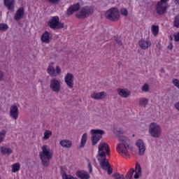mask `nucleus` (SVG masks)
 Instances as JSON below:
<instances>
[{"label":"nucleus","instance_id":"1","mask_svg":"<svg viewBox=\"0 0 179 179\" xmlns=\"http://www.w3.org/2000/svg\"><path fill=\"white\" fill-rule=\"evenodd\" d=\"M119 142H122L117 144V150L120 155H128V150H129V138L125 136H117Z\"/></svg>","mask_w":179,"mask_h":179},{"label":"nucleus","instance_id":"2","mask_svg":"<svg viewBox=\"0 0 179 179\" xmlns=\"http://www.w3.org/2000/svg\"><path fill=\"white\" fill-rule=\"evenodd\" d=\"M39 157L41 160V163L44 167H48L50 165V160L52 159V153L48 145H43L42 147V152L39 153Z\"/></svg>","mask_w":179,"mask_h":179},{"label":"nucleus","instance_id":"3","mask_svg":"<svg viewBox=\"0 0 179 179\" xmlns=\"http://www.w3.org/2000/svg\"><path fill=\"white\" fill-rule=\"evenodd\" d=\"M96 159L99 162L101 169L107 171L108 174L111 176V174H113V168H111V165L110 164L108 159H107V156H96Z\"/></svg>","mask_w":179,"mask_h":179},{"label":"nucleus","instance_id":"4","mask_svg":"<svg viewBox=\"0 0 179 179\" xmlns=\"http://www.w3.org/2000/svg\"><path fill=\"white\" fill-rule=\"evenodd\" d=\"M149 134L152 138H160L162 127L157 123L152 122L149 125Z\"/></svg>","mask_w":179,"mask_h":179},{"label":"nucleus","instance_id":"5","mask_svg":"<svg viewBox=\"0 0 179 179\" xmlns=\"http://www.w3.org/2000/svg\"><path fill=\"white\" fill-rule=\"evenodd\" d=\"M105 17L108 20L117 22L120 19V10L117 8H111L106 12Z\"/></svg>","mask_w":179,"mask_h":179},{"label":"nucleus","instance_id":"6","mask_svg":"<svg viewBox=\"0 0 179 179\" xmlns=\"http://www.w3.org/2000/svg\"><path fill=\"white\" fill-rule=\"evenodd\" d=\"M91 134H92V137H91V141H92V144L93 146L94 145H97V143L101 138H103V135L106 134L104 130H101V129H92L91 130Z\"/></svg>","mask_w":179,"mask_h":179},{"label":"nucleus","instance_id":"7","mask_svg":"<svg viewBox=\"0 0 179 179\" xmlns=\"http://www.w3.org/2000/svg\"><path fill=\"white\" fill-rule=\"evenodd\" d=\"M93 8L90 6H85L81 8L80 12L76 14V17L78 19H85V17H89L93 13Z\"/></svg>","mask_w":179,"mask_h":179},{"label":"nucleus","instance_id":"8","mask_svg":"<svg viewBox=\"0 0 179 179\" xmlns=\"http://www.w3.org/2000/svg\"><path fill=\"white\" fill-rule=\"evenodd\" d=\"M48 26L53 30H58L59 29H64V23L59 22V17H52L48 22Z\"/></svg>","mask_w":179,"mask_h":179},{"label":"nucleus","instance_id":"9","mask_svg":"<svg viewBox=\"0 0 179 179\" xmlns=\"http://www.w3.org/2000/svg\"><path fill=\"white\" fill-rule=\"evenodd\" d=\"M98 149L99 150L96 156H106V155L108 156H110V146H108V144H107L106 143H100L99 145ZM103 150H106V152Z\"/></svg>","mask_w":179,"mask_h":179},{"label":"nucleus","instance_id":"10","mask_svg":"<svg viewBox=\"0 0 179 179\" xmlns=\"http://www.w3.org/2000/svg\"><path fill=\"white\" fill-rule=\"evenodd\" d=\"M50 87L53 92L58 93L61 90V83H59V81H58V80L55 78L52 79L50 80Z\"/></svg>","mask_w":179,"mask_h":179},{"label":"nucleus","instance_id":"11","mask_svg":"<svg viewBox=\"0 0 179 179\" xmlns=\"http://www.w3.org/2000/svg\"><path fill=\"white\" fill-rule=\"evenodd\" d=\"M167 10V3H160L158 1L156 11L158 15H164V13Z\"/></svg>","mask_w":179,"mask_h":179},{"label":"nucleus","instance_id":"12","mask_svg":"<svg viewBox=\"0 0 179 179\" xmlns=\"http://www.w3.org/2000/svg\"><path fill=\"white\" fill-rule=\"evenodd\" d=\"M136 146L138 148V153L140 156H143L145 155V150H146V146H145V143L143 140H138L136 142Z\"/></svg>","mask_w":179,"mask_h":179},{"label":"nucleus","instance_id":"13","mask_svg":"<svg viewBox=\"0 0 179 179\" xmlns=\"http://www.w3.org/2000/svg\"><path fill=\"white\" fill-rule=\"evenodd\" d=\"M73 74L71 73H67V74L65 76V83H66L67 86L70 87V89H72L73 87Z\"/></svg>","mask_w":179,"mask_h":179},{"label":"nucleus","instance_id":"14","mask_svg":"<svg viewBox=\"0 0 179 179\" xmlns=\"http://www.w3.org/2000/svg\"><path fill=\"white\" fill-rule=\"evenodd\" d=\"M10 117L13 120H16L19 117V108L17 106L13 105L10 108Z\"/></svg>","mask_w":179,"mask_h":179},{"label":"nucleus","instance_id":"15","mask_svg":"<svg viewBox=\"0 0 179 179\" xmlns=\"http://www.w3.org/2000/svg\"><path fill=\"white\" fill-rule=\"evenodd\" d=\"M80 9V4L79 3H76V4H73L66 11V13L69 16L71 15H73L74 12H78Z\"/></svg>","mask_w":179,"mask_h":179},{"label":"nucleus","instance_id":"16","mask_svg":"<svg viewBox=\"0 0 179 179\" xmlns=\"http://www.w3.org/2000/svg\"><path fill=\"white\" fill-rule=\"evenodd\" d=\"M24 16V8L20 7L17 10L14 16V19L15 20H16V22H19V20H22V19H23Z\"/></svg>","mask_w":179,"mask_h":179},{"label":"nucleus","instance_id":"17","mask_svg":"<svg viewBox=\"0 0 179 179\" xmlns=\"http://www.w3.org/2000/svg\"><path fill=\"white\" fill-rule=\"evenodd\" d=\"M138 45L141 48V50H147L148 47H150V45H152V43H150V41H149V39H141L138 42Z\"/></svg>","mask_w":179,"mask_h":179},{"label":"nucleus","instance_id":"18","mask_svg":"<svg viewBox=\"0 0 179 179\" xmlns=\"http://www.w3.org/2000/svg\"><path fill=\"white\" fill-rule=\"evenodd\" d=\"M76 174L78 177V178H80V179L90 178V175L86 171H77Z\"/></svg>","mask_w":179,"mask_h":179},{"label":"nucleus","instance_id":"19","mask_svg":"<svg viewBox=\"0 0 179 179\" xmlns=\"http://www.w3.org/2000/svg\"><path fill=\"white\" fill-rule=\"evenodd\" d=\"M104 97H106V92H93L91 94V98L94 100H101V99H104Z\"/></svg>","mask_w":179,"mask_h":179},{"label":"nucleus","instance_id":"20","mask_svg":"<svg viewBox=\"0 0 179 179\" xmlns=\"http://www.w3.org/2000/svg\"><path fill=\"white\" fill-rule=\"evenodd\" d=\"M50 34H50V32L47 31H45V33L42 34V36L41 38L42 43H45V44L50 43L51 41V36H50Z\"/></svg>","mask_w":179,"mask_h":179},{"label":"nucleus","instance_id":"21","mask_svg":"<svg viewBox=\"0 0 179 179\" xmlns=\"http://www.w3.org/2000/svg\"><path fill=\"white\" fill-rule=\"evenodd\" d=\"M3 3L8 10H13L15 8V0H3Z\"/></svg>","mask_w":179,"mask_h":179},{"label":"nucleus","instance_id":"22","mask_svg":"<svg viewBox=\"0 0 179 179\" xmlns=\"http://www.w3.org/2000/svg\"><path fill=\"white\" fill-rule=\"evenodd\" d=\"M59 144L62 146V148H66V149H69L72 147V141L68 139L62 140Z\"/></svg>","mask_w":179,"mask_h":179},{"label":"nucleus","instance_id":"23","mask_svg":"<svg viewBox=\"0 0 179 179\" xmlns=\"http://www.w3.org/2000/svg\"><path fill=\"white\" fill-rule=\"evenodd\" d=\"M13 150L12 148H7L5 147H1V152L2 155H7V156H10L11 153H13Z\"/></svg>","mask_w":179,"mask_h":179},{"label":"nucleus","instance_id":"24","mask_svg":"<svg viewBox=\"0 0 179 179\" xmlns=\"http://www.w3.org/2000/svg\"><path fill=\"white\" fill-rule=\"evenodd\" d=\"M117 93L119 95L121 96V97L127 98L128 96H129V92H128L127 90L124 89H117Z\"/></svg>","mask_w":179,"mask_h":179},{"label":"nucleus","instance_id":"25","mask_svg":"<svg viewBox=\"0 0 179 179\" xmlns=\"http://www.w3.org/2000/svg\"><path fill=\"white\" fill-rule=\"evenodd\" d=\"M151 31L155 37H157L159 35V25H152Z\"/></svg>","mask_w":179,"mask_h":179},{"label":"nucleus","instance_id":"26","mask_svg":"<svg viewBox=\"0 0 179 179\" xmlns=\"http://www.w3.org/2000/svg\"><path fill=\"white\" fill-rule=\"evenodd\" d=\"M87 141V134L85 133L82 136V138H81V141H80V148H85V145H86Z\"/></svg>","mask_w":179,"mask_h":179},{"label":"nucleus","instance_id":"27","mask_svg":"<svg viewBox=\"0 0 179 179\" xmlns=\"http://www.w3.org/2000/svg\"><path fill=\"white\" fill-rule=\"evenodd\" d=\"M47 72L50 76H57V73H55V69L52 66H48Z\"/></svg>","mask_w":179,"mask_h":179},{"label":"nucleus","instance_id":"28","mask_svg":"<svg viewBox=\"0 0 179 179\" xmlns=\"http://www.w3.org/2000/svg\"><path fill=\"white\" fill-rule=\"evenodd\" d=\"M134 173H135V169L134 168L130 169L126 174V179H134Z\"/></svg>","mask_w":179,"mask_h":179},{"label":"nucleus","instance_id":"29","mask_svg":"<svg viewBox=\"0 0 179 179\" xmlns=\"http://www.w3.org/2000/svg\"><path fill=\"white\" fill-rule=\"evenodd\" d=\"M149 103V100L146 98H142L139 101V104L141 107H146V105Z\"/></svg>","mask_w":179,"mask_h":179},{"label":"nucleus","instance_id":"30","mask_svg":"<svg viewBox=\"0 0 179 179\" xmlns=\"http://www.w3.org/2000/svg\"><path fill=\"white\" fill-rule=\"evenodd\" d=\"M52 135V132L50 130H46L44 132V136H43V139L45 141H47V139H50V136H51Z\"/></svg>","mask_w":179,"mask_h":179},{"label":"nucleus","instance_id":"31","mask_svg":"<svg viewBox=\"0 0 179 179\" xmlns=\"http://www.w3.org/2000/svg\"><path fill=\"white\" fill-rule=\"evenodd\" d=\"M13 169L12 171L13 173H16L17 171H19V170H20V164L17 163V164H13Z\"/></svg>","mask_w":179,"mask_h":179},{"label":"nucleus","instance_id":"32","mask_svg":"<svg viewBox=\"0 0 179 179\" xmlns=\"http://www.w3.org/2000/svg\"><path fill=\"white\" fill-rule=\"evenodd\" d=\"M9 29V26H8L6 23L0 24V31H6Z\"/></svg>","mask_w":179,"mask_h":179},{"label":"nucleus","instance_id":"33","mask_svg":"<svg viewBox=\"0 0 179 179\" xmlns=\"http://www.w3.org/2000/svg\"><path fill=\"white\" fill-rule=\"evenodd\" d=\"M173 26L177 29H179V15H176L174 18Z\"/></svg>","mask_w":179,"mask_h":179},{"label":"nucleus","instance_id":"34","mask_svg":"<svg viewBox=\"0 0 179 179\" xmlns=\"http://www.w3.org/2000/svg\"><path fill=\"white\" fill-rule=\"evenodd\" d=\"M6 136V131L2 130L0 131V143L3 142V139H5V136Z\"/></svg>","mask_w":179,"mask_h":179},{"label":"nucleus","instance_id":"35","mask_svg":"<svg viewBox=\"0 0 179 179\" xmlns=\"http://www.w3.org/2000/svg\"><path fill=\"white\" fill-rule=\"evenodd\" d=\"M62 178L63 179H78V178H75L72 175H68L66 174V173H62Z\"/></svg>","mask_w":179,"mask_h":179},{"label":"nucleus","instance_id":"36","mask_svg":"<svg viewBox=\"0 0 179 179\" xmlns=\"http://www.w3.org/2000/svg\"><path fill=\"white\" fill-rule=\"evenodd\" d=\"M136 173H138L139 174H142V168H141V164L139 163L136 164Z\"/></svg>","mask_w":179,"mask_h":179},{"label":"nucleus","instance_id":"37","mask_svg":"<svg viewBox=\"0 0 179 179\" xmlns=\"http://www.w3.org/2000/svg\"><path fill=\"white\" fill-rule=\"evenodd\" d=\"M120 13L123 16H128V10H127V8H122L120 10Z\"/></svg>","mask_w":179,"mask_h":179},{"label":"nucleus","instance_id":"38","mask_svg":"<svg viewBox=\"0 0 179 179\" xmlns=\"http://www.w3.org/2000/svg\"><path fill=\"white\" fill-rule=\"evenodd\" d=\"M173 83L174 86H176V87H178V89H179V80L178 79L173 78Z\"/></svg>","mask_w":179,"mask_h":179},{"label":"nucleus","instance_id":"39","mask_svg":"<svg viewBox=\"0 0 179 179\" xmlns=\"http://www.w3.org/2000/svg\"><path fill=\"white\" fill-rule=\"evenodd\" d=\"M143 92H149V85L148 84H144L142 87Z\"/></svg>","mask_w":179,"mask_h":179},{"label":"nucleus","instance_id":"40","mask_svg":"<svg viewBox=\"0 0 179 179\" xmlns=\"http://www.w3.org/2000/svg\"><path fill=\"white\" fill-rule=\"evenodd\" d=\"M114 133L116 135H121V134H124V131H122V130H121V129H115Z\"/></svg>","mask_w":179,"mask_h":179},{"label":"nucleus","instance_id":"41","mask_svg":"<svg viewBox=\"0 0 179 179\" xmlns=\"http://www.w3.org/2000/svg\"><path fill=\"white\" fill-rule=\"evenodd\" d=\"M55 73L56 76H58V75L61 74V67H59V66H56Z\"/></svg>","mask_w":179,"mask_h":179},{"label":"nucleus","instance_id":"42","mask_svg":"<svg viewBox=\"0 0 179 179\" xmlns=\"http://www.w3.org/2000/svg\"><path fill=\"white\" fill-rule=\"evenodd\" d=\"M3 78H5V73L0 70V82H2V80H3Z\"/></svg>","mask_w":179,"mask_h":179},{"label":"nucleus","instance_id":"43","mask_svg":"<svg viewBox=\"0 0 179 179\" xmlns=\"http://www.w3.org/2000/svg\"><path fill=\"white\" fill-rule=\"evenodd\" d=\"M88 169L90 174H92V172L93 171V167L92 166V163H90V161L88 163Z\"/></svg>","mask_w":179,"mask_h":179},{"label":"nucleus","instance_id":"44","mask_svg":"<svg viewBox=\"0 0 179 179\" xmlns=\"http://www.w3.org/2000/svg\"><path fill=\"white\" fill-rule=\"evenodd\" d=\"M115 41H116L117 44H118L119 47H121L122 45V41H121L120 40V38H116Z\"/></svg>","mask_w":179,"mask_h":179},{"label":"nucleus","instance_id":"45","mask_svg":"<svg viewBox=\"0 0 179 179\" xmlns=\"http://www.w3.org/2000/svg\"><path fill=\"white\" fill-rule=\"evenodd\" d=\"M141 176H142V173H139L138 172H136L135 174H134V178L138 179V178H139V177H141Z\"/></svg>","mask_w":179,"mask_h":179},{"label":"nucleus","instance_id":"46","mask_svg":"<svg viewBox=\"0 0 179 179\" xmlns=\"http://www.w3.org/2000/svg\"><path fill=\"white\" fill-rule=\"evenodd\" d=\"M113 177L115 179H120V173H114V174L113 175Z\"/></svg>","mask_w":179,"mask_h":179},{"label":"nucleus","instance_id":"47","mask_svg":"<svg viewBox=\"0 0 179 179\" xmlns=\"http://www.w3.org/2000/svg\"><path fill=\"white\" fill-rule=\"evenodd\" d=\"M51 3H57V2H59V0H48Z\"/></svg>","mask_w":179,"mask_h":179},{"label":"nucleus","instance_id":"48","mask_svg":"<svg viewBox=\"0 0 179 179\" xmlns=\"http://www.w3.org/2000/svg\"><path fill=\"white\" fill-rule=\"evenodd\" d=\"M169 1L170 0H160V1H159L161 3H167V2H169Z\"/></svg>","mask_w":179,"mask_h":179},{"label":"nucleus","instance_id":"49","mask_svg":"<svg viewBox=\"0 0 179 179\" xmlns=\"http://www.w3.org/2000/svg\"><path fill=\"white\" fill-rule=\"evenodd\" d=\"M168 49L173 50V43H169V45H168Z\"/></svg>","mask_w":179,"mask_h":179},{"label":"nucleus","instance_id":"50","mask_svg":"<svg viewBox=\"0 0 179 179\" xmlns=\"http://www.w3.org/2000/svg\"><path fill=\"white\" fill-rule=\"evenodd\" d=\"M120 179H127V176H124L122 174H120Z\"/></svg>","mask_w":179,"mask_h":179},{"label":"nucleus","instance_id":"51","mask_svg":"<svg viewBox=\"0 0 179 179\" xmlns=\"http://www.w3.org/2000/svg\"><path fill=\"white\" fill-rule=\"evenodd\" d=\"M175 107L176 108H177L179 111V102H178L177 103L175 104Z\"/></svg>","mask_w":179,"mask_h":179},{"label":"nucleus","instance_id":"52","mask_svg":"<svg viewBox=\"0 0 179 179\" xmlns=\"http://www.w3.org/2000/svg\"><path fill=\"white\" fill-rule=\"evenodd\" d=\"M117 65H119V66H121V65H122V62H118Z\"/></svg>","mask_w":179,"mask_h":179},{"label":"nucleus","instance_id":"53","mask_svg":"<svg viewBox=\"0 0 179 179\" xmlns=\"http://www.w3.org/2000/svg\"><path fill=\"white\" fill-rule=\"evenodd\" d=\"M94 163L95 164H97V162H96V159H94Z\"/></svg>","mask_w":179,"mask_h":179},{"label":"nucleus","instance_id":"54","mask_svg":"<svg viewBox=\"0 0 179 179\" xmlns=\"http://www.w3.org/2000/svg\"><path fill=\"white\" fill-rule=\"evenodd\" d=\"M171 40H173V38H172V37H171Z\"/></svg>","mask_w":179,"mask_h":179}]
</instances>
